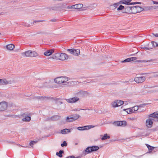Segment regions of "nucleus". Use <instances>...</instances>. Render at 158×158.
Returning a JSON list of instances; mask_svg holds the SVG:
<instances>
[{
    "instance_id": "864d4df0",
    "label": "nucleus",
    "mask_w": 158,
    "mask_h": 158,
    "mask_svg": "<svg viewBox=\"0 0 158 158\" xmlns=\"http://www.w3.org/2000/svg\"><path fill=\"white\" fill-rule=\"evenodd\" d=\"M131 108L132 109V113H134L135 111H134V109H133V107H132V108Z\"/></svg>"
},
{
    "instance_id": "8fccbe9b",
    "label": "nucleus",
    "mask_w": 158,
    "mask_h": 158,
    "mask_svg": "<svg viewBox=\"0 0 158 158\" xmlns=\"http://www.w3.org/2000/svg\"><path fill=\"white\" fill-rule=\"evenodd\" d=\"M56 21V19H54L50 20V21L52 22H55Z\"/></svg>"
},
{
    "instance_id": "0eeeda50",
    "label": "nucleus",
    "mask_w": 158,
    "mask_h": 158,
    "mask_svg": "<svg viewBox=\"0 0 158 158\" xmlns=\"http://www.w3.org/2000/svg\"><path fill=\"white\" fill-rule=\"evenodd\" d=\"M65 100L68 103H74L77 102L79 100V98L77 97H74L69 98L65 99Z\"/></svg>"
},
{
    "instance_id": "6ab92c4d",
    "label": "nucleus",
    "mask_w": 158,
    "mask_h": 158,
    "mask_svg": "<svg viewBox=\"0 0 158 158\" xmlns=\"http://www.w3.org/2000/svg\"><path fill=\"white\" fill-rule=\"evenodd\" d=\"M148 116L149 117L158 118V112H156L152 114H150Z\"/></svg>"
},
{
    "instance_id": "393cba45",
    "label": "nucleus",
    "mask_w": 158,
    "mask_h": 158,
    "mask_svg": "<svg viewBox=\"0 0 158 158\" xmlns=\"http://www.w3.org/2000/svg\"><path fill=\"white\" fill-rule=\"evenodd\" d=\"M124 111H126L128 114L132 113V109L131 108L124 109L123 110Z\"/></svg>"
},
{
    "instance_id": "39448f33",
    "label": "nucleus",
    "mask_w": 158,
    "mask_h": 158,
    "mask_svg": "<svg viewBox=\"0 0 158 158\" xmlns=\"http://www.w3.org/2000/svg\"><path fill=\"white\" fill-rule=\"evenodd\" d=\"M123 104V101L117 100L112 102L111 104L113 108H115L120 106Z\"/></svg>"
},
{
    "instance_id": "09e8293b",
    "label": "nucleus",
    "mask_w": 158,
    "mask_h": 158,
    "mask_svg": "<svg viewBox=\"0 0 158 158\" xmlns=\"http://www.w3.org/2000/svg\"><path fill=\"white\" fill-rule=\"evenodd\" d=\"M153 35L156 37H158V33H152Z\"/></svg>"
},
{
    "instance_id": "3c124183",
    "label": "nucleus",
    "mask_w": 158,
    "mask_h": 158,
    "mask_svg": "<svg viewBox=\"0 0 158 158\" xmlns=\"http://www.w3.org/2000/svg\"><path fill=\"white\" fill-rule=\"evenodd\" d=\"M43 20H38V21H34L33 23H36V22H40L43 21Z\"/></svg>"
},
{
    "instance_id": "49530a36",
    "label": "nucleus",
    "mask_w": 158,
    "mask_h": 158,
    "mask_svg": "<svg viewBox=\"0 0 158 158\" xmlns=\"http://www.w3.org/2000/svg\"><path fill=\"white\" fill-rule=\"evenodd\" d=\"M145 105L144 104H141V105H140L138 106H139V108H141V107H143V106H145Z\"/></svg>"
},
{
    "instance_id": "9d476101",
    "label": "nucleus",
    "mask_w": 158,
    "mask_h": 158,
    "mask_svg": "<svg viewBox=\"0 0 158 158\" xmlns=\"http://www.w3.org/2000/svg\"><path fill=\"white\" fill-rule=\"evenodd\" d=\"M7 103L5 102H0V111H4L7 109Z\"/></svg>"
},
{
    "instance_id": "c03bdc74",
    "label": "nucleus",
    "mask_w": 158,
    "mask_h": 158,
    "mask_svg": "<svg viewBox=\"0 0 158 158\" xmlns=\"http://www.w3.org/2000/svg\"><path fill=\"white\" fill-rule=\"evenodd\" d=\"M54 52V50L53 49L50 50V56L52 54V53Z\"/></svg>"
},
{
    "instance_id": "37998d69",
    "label": "nucleus",
    "mask_w": 158,
    "mask_h": 158,
    "mask_svg": "<svg viewBox=\"0 0 158 158\" xmlns=\"http://www.w3.org/2000/svg\"><path fill=\"white\" fill-rule=\"evenodd\" d=\"M119 5V3H116L114 4L113 6H114V7H115V8H116L117 7V6H118Z\"/></svg>"
},
{
    "instance_id": "6e6552de",
    "label": "nucleus",
    "mask_w": 158,
    "mask_h": 158,
    "mask_svg": "<svg viewBox=\"0 0 158 158\" xmlns=\"http://www.w3.org/2000/svg\"><path fill=\"white\" fill-rule=\"evenodd\" d=\"M79 117V116L77 114H75L70 117H67L66 118V121L67 122H72L77 119Z\"/></svg>"
},
{
    "instance_id": "473e14b6",
    "label": "nucleus",
    "mask_w": 158,
    "mask_h": 158,
    "mask_svg": "<svg viewBox=\"0 0 158 158\" xmlns=\"http://www.w3.org/2000/svg\"><path fill=\"white\" fill-rule=\"evenodd\" d=\"M133 109L134 110V111H135L138 110V112H141V111L139 110V106H136L133 107Z\"/></svg>"
},
{
    "instance_id": "9b49d317",
    "label": "nucleus",
    "mask_w": 158,
    "mask_h": 158,
    "mask_svg": "<svg viewBox=\"0 0 158 158\" xmlns=\"http://www.w3.org/2000/svg\"><path fill=\"white\" fill-rule=\"evenodd\" d=\"M145 80V78L144 77H137L134 79V81L137 83H142Z\"/></svg>"
},
{
    "instance_id": "4d7b16f0",
    "label": "nucleus",
    "mask_w": 158,
    "mask_h": 158,
    "mask_svg": "<svg viewBox=\"0 0 158 158\" xmlns=\"http://www.w3.org/2000/svg\"><path fill=\"white\" fill-rule=\"evenodd\" d=\"M77 143H75V145H77Z\"/></svg>"
},
{
    "instance_id": "f3484780",
    "label": "nucleus",
    "mask_w": 158,
    "mask_h": 158,
    "mask_svg": "<svg viewBox=\"0 0 158 158\" xmlns=\"http://www.w3.org/2000/svg\"><path fill=\"white\" fill-rule=\"evenodd\" d=\"M146 124L147 127L151 128L152 127L153 122L151 119L148 118L147 120Z\"/></svg>"
},
{
    "instance_id": "2eb2a0df",
    "label": "nucleus",
    "mask_w": 158,
    "mask_h": 158,
    "mask_svg": "<svg viewBox=\"0 0 158 158\" xmlns=\"http://www.w3.org/2000/svg\"><path fill=\"white\" fill-rule=\"evenodd\" d=\"M73 130L72 128L71 129H65L61 130L60 133L62 134H65L70 133L71 131Z\"/></svg>"
},
{
    "instance_id": "aec40b11",
    "label": "nucleus",
    "mask_w": 158,
    "mask_h": 158,
    "mask_svg": "<svg viewBox=\"0 0 158 158\" xmlns=\"http://www.w3.org/2000/svg\"><path fill=\"white\" fill-rule=\"evenodd\" d=\"M6 48L8 50H12L15 48V46L12 44H9L6 45Z\"/></svg>"
},
{
    "instance_id": "603ef678",
    "label": "nucleus",
    "mask_w": 158,
    "mask_h": 158,
    "mask_svg": "<svg viewBox=\"0 0 158 158\" xmlns=\"http://www.w3.org/2000/svg\"><path fill=\"white\" fill-rule=\"evenodd\" d=\"M56 10L57 9L56 8H53L52 7L51 8H50V10Z\"/></svg>"
},
{
    "instance_id": "72a5a7b5",
    "label": "nucleus",
    "mask_w": 158,
    "mask_h": 158,
    "mask_svg": "<svg viewBox=\"0 0 158 158\" xmlns=\"http://www.w3.org/2000/svg\"><path fill=\"white\" fill-rule=\"evenodd\" d=\"M76 6L75 5H72V6H67V8L68 9H75Z\"/></svg>"
},
{
    "instance_id": "de8ad7c7",
    "label": "nucleus",
    "mask_w": 158,
    "mask_h": 158,
    "mask_svg": "<svg viewBox=\"0 0 158 158\" xmlns=\"http://www.w3.org/2000/svg\"><path fill=\"white\" fill-rule=\"evenodd\" d=\"M152 2H153L154 4H158V2L152 1Z\"/></svg>"
},
{
    "instance_id": "bb28decb",
    "label": "nucleus",
    "mask_w": 158,
    "mask_h": 158,
    "mask_svg": "<svg viewBox=\"0 0 158 158\" xmlns=\"http://www.w3.org/2000/svg\"><path fill=\"white\" fill-rule=\"evenodd\" d=\"M136 12L139 13L143 11V9L140 6H136Z\"/></svg>"
},
{
    "instance_id": "a878e982",
    "label": "nucleus",
    "mask_w": 158,
    "mask_h": 158,
    "mask_svg": "<svg viewBox=\"0 0 158 158\" xmlns=\"http://www.w3.org/2000/svg\"><path fill=\"white\" fill-rule=\"evenodd\" d=\"M50 103L52 102L53 103H56V102L58 100L57 99L54 98L52 97H50Z\"/></svg>"
},
{
    "instance_id": "4c0bfd02",
    "label": "nucleus",
    "mask_w": 158,
    "mask_h": 158,
    "mask_svg": "<svg viewBox=\"0 0 158 158\" xmlns=\"http://www.w3.org/2000/svg\"><path fill=\"white\" fill-rule=\"evenodd\" d=\"M124 8V6L122 5H120L119 7H118L117 10H120L123 9Z\"/></svg>"
},
{
    "instance_id": "5fc2aeb1",
    "label": "nucleus",
    "mask_w": 158,
    "mask_h": 158,
    "mask_svg": "<svg viewBox=\"0 0 158 158\" xmlns=\"http://www.w3.org/2000/svg\"><path fill=\"white\" fill-rule=\"evenodd\" d=\"M143 49H145L146 50H149V48H143Z\"/></svg>"
},
{
    "instance_id": "a211bd4d",
    "label": "nucleus",
    "mask_w": 158,
    "mask_h": 158,
    "mask_svg": "<svg viewBox=\"0 0 158 158\" xmlns=\"http://www.w3.org/2000/svg\"><path fill=\"white\" fill-rule=\"evenodd\" d=\"M61 116L59 115H54L50 118V121H57L59 120Z\"/></svg>"
},
{
    "instance_id": "f704fd0d",
    "label": "nucleus",
    "mask_w": 158,
    "mask_h": 158,
    "mask_svg": "<svg viewBox=\"0 0 158 158\" xmlns=\"http://www.w3.org/2000/svg\"><path fill=\"white\" fill-rule=\"evenodd\" d=\"M67 145V143L65 141H64L63 143L61 144V146L62 147L64 146H66Z\"/></svg>"
},
{
    "instance_id": "4468645a",
    "label": "nucleus",
    "mask_w": 158,
    "mask_h": 158,
    "mask_svg": "<svg viewBox=\"0 0 158 158\" xmlns=\"http://www.w3.org/2000/svg\"><path fill=\"white\" fill-rule=\"evenodd\" d=\"M94 127L92 126H86L83 127H79L77 128V129L79 131H83L88 130Z\"/></svg>"
},
{
    "instance_id": "f8f14e48",
    "label": "nucleus",
    "mask_w": 158,
    "mask_h": 158,
    "mask_svg": "<svg viewBox=\"0 0 158 158\" xmlns=\"http://www.w3.org/2000/svg\"><path fill=\"white\" fill-rule=\"evenodd\" d=\"M115 125L117 126H125L127 124V122L126 121H119L115 122Z\"/></svg>"
},
{
    "instance_id": "4be33fe9",
    "label": "nucleus",
    "mask_w": 158,
    "mask_h": 158,
    "mask_svg": "<svg viewBox=\"0 0 158 158\" xmlns=\"http://www.w3.org/2000/svg\"><path fill=\"white\" fill-rule=\"evenodd\" d=\"M23 121L25 122H29L31 120V116H25L23 119Z\"/></svg>"
},
{
    "instance_id": "5701e85b",
    "label": "nucleus",
    "mask_w": 158,
    "mask_h": 158,
    "mask_svg": "<svg viewBox=\"0 0 158 158\" xmlns=\"http://www.w3.org/2000/svg\"><path fill=\"white\" fill-rule=\"evenodd\" d=\"M110 138V136L108 135L107 134H105L102 137L101 139L102 140H104L107 139H108Z\"/></svg>"
},
{
    "instance_id": "dca6fc26",
    "label": "nucleus",
    "mask_w": 158,
    "mask_h": 158,
    "mask_svg": "<svg viewBox=\"0 0 158 158\" xmlns=\"http://www.w3.org/2000/svg\"><path fill=\"white\" fill-rule=\"evenodd\" d=\"M136 6H128L127 7L128 10H131L132 13H135L136 12Z\"/></svg>"
},
{
    "instance_id": "2f4dec72",
    "label": "nucleus",
    "mask_w": 158,
    "mask_h": 158,
    "mask_svg": "<svg viewBox=\"0 0 158 158\" xmlns=\"http://www.w3.org/2000/svg\"><path fill=\"white\" fill-rule=\"evenodd\" d=\"M37 141H32L30 142L29 144L30 146L32 148H33V145L37 143Z\"/></svg>"
},
{
    "instance_id": "ea45409f",
    "label": "nucleus",
    "mask_w": 158,
    "mask_h": 158,
    "mask_svg": "<svg viewBox=\"0 0 158 158\" xmlns=\"http://www.w3.org/2000/svg\"><path fill=\"white\" fill-rule=\"evenodd\" d=\"M130 58L131 59L130 60L131 61L133 60H135L137 59V58L136 57H132Z\"/></svg>"
},
{
    "instance_id": "e433bc0d",
    "label": "nucleus",
    "mask_w": 158,
    "mask_h": 158,
    "mask_svg": "<svg viewBox=\"0 0 158 158\" xmlns=\"http://www.w3.org/2000/svg\"><path fill=\"white\" fill-rule=\"evenodd\" d=\"M44 55L46 56H49V50L47 51L44 53Z\"/></svg>"
},
{
    "instance_id": "a19ab883",
    "label": "nucleus",
    "mask_w": 158,
    "mask_h": 158,
    "mask_svg": "<svg viewBox=\"0 0 158 158\" xmlns=\"http://www.w3.org/2000/svg\"><path fill=\"white\" fill-rule=\"evenodd\" d=\"M80 110H85L84 109H79V108H77V109H74L73 110L74 111H80Z\"/></svg>"
},
{
    "instance_id": "13d9d810",
    "label": "nucleus",
    "mask_w": 158,
    "mask_h": 158,
    "mask_svg": "<svg viewBox=\"0 0 158 158\" xmlns=\"http://www.w3.org/2000/svg\"><path fill=\"white\" fill-rule=\"evenodd\" d=\"M148 61H147L146 62H148Z\"/></svg>"
},
{
    "instance_id": "c756f323",
    "label": "nucleus",
    "mask_w": 158,
    "mask_h": 158,
    "mask_svg": "<svg viewBox=\"0 0 158 158\" xmlns=\"http://www.w3.org/2000/svg\"><path fill=\"white\" fill-rule=\"evenodd\" d=\"M151 44L154 47H158V43H157L156 42L152 41L151 42Z\"/></svg>"
},
{
    "instance_id": "1a4fd4ad",
    "label": "nucleus",
    "mask_w": 158,
    "mask_h": 158,
    "mask_svg": "<svg viewBox=\"0 0 158 158\" xmlns=\"http://www.w3.org/2000/svg\"><path fill=\"white\" fill-rule=\"evenodd\" d=\"M58 60H64L68 59V55L65 53H58Z\"/></svg>"
},
{
    "instance_id": "412c9836",
    "label": "nucleus",
    "mask_w": 158,
    "mask_h": 158,
    "mask_svg": "<svg viewBox=\"0 0 158 158\" xmlns=\"http://www.w3.org/2000/svg\"><path fill=\"white\" fill-rule=\"evenodd\" d=\"M58 53H56L54 54H52L50 56V59L58 60Z\"/></svg>"
},
{
    "instance_id": "79ce46f5",
    "label": "nucleus",
    "mask_w": 158,
    "mask_h": 158,
    "mask_svg": "<svg viewBox=\"0 0 158 158\" xmlns=\"http://www.w3.org/2000/svg\"><path fill=\"white\" fill-rule=\"evenodd\" d=\"M81 158V157H79V156H78V157H74V156H68L67 158Z\"/></svg>"
},
{
    "instance_id": "b1692460",
    "label": "nucleus",
    "mask_w": 158,
    "mask_h": 158,
    "mask_svg": "<svg viewBox=\"0 0 158 158\" xmlns=\"http://www.w3.org/2000/svg\"><path fill=\"white\" fill-rule=\"evenodd\" d=\"M64 153V151L60 150L59 152H56V155L59 157H62V154Z\"/></svg>"
},
{
    "instance_id": "c9c22d12",
    "label": "nucleus",
    "mask_w": 158,
    "mask_h": 158,
    "mask_svg": "<svg viewBox=\"0 0 158 158\" xmlns=\"http://www.w3.org/2000/svg\"><path fill=\"white\" fill-rule=\"evenodd\" d=\"M131 59L130 58H128L125 59L123 61H122V62H127L131 61L130 60Z\"/></svg>"
},
{
    "instance_id": "cd10ccee",
    "label": "nucleus",
    "mask_w": 158,
    "mask_h": 158,
    "mask_svg": "<svg viewBox=\"0 0 158 158\" xmlns=\"http://www.w3.org/2000/svg\"><path fill=\"white\" fill-rule=\"evenodd\" d=\"M146 145H147V147L148 148L149 151V152H151L154 149V147L151 146L147 144H146Z\"/></svg>"
},
{
    "instance_id": "423d86ee",
    "label": "nucleus",
    "mask_w": 158,
    "mask_h": 158,
    "mask_svg": "<svg viewBox=\"0 0 158 158\" xmlns=\"http://www.w3.org/2000/svg\"><path fill=\"white\" fill-rule=\"evenodd\" d=\"M67 51L69 53L75 56H78L80 54V50L78 49H69L67 50Z\"/></svg>"
},
{
    "instance_id": "7c9ffc66",
    "label": "nucleus",
    "mask_w": 158,
    "mask_h": 158,
    "mask_svg": "<svg viewBox=\"0 0 158 158\" xmlns=\"http://www.w3.org/2000/svg\"><path fill=\"white\" fill-rule=\"evenodd\" d=\"M84 92L83 91H80L76 93L75 94L78 95H84Z\"/></svg>"
},
{
    "instance_id": "20e7f679",
    "label": "nucleus",
    "mask_w": 158,
    "mask_h": 158,
    "mask_svg": "<svg viewBox=\"0 0 158 158\" xmlns=\"http://www.w3.org/2000/svg\"><path fill=\"white\" fill-rule=\"evenodd\" d=\"M99 149V147L97 146H89L86 148L85 152L87 153L86 154H89L91 152L96 151L98 150Z\"/></svg>"
},
{
    "instance_id": "f03ea898",
    "label": "nucleus",
    "mask_w": 158,
    "mask_h": 158,
    "mask_svg": "<svg viewBox=\"0 0 158 158\" xmlns=\"http://www.w3.org/2000/svg\"><path fill=\"white\" fill-rule=\"evenodd\" d=\"M15 81L13 78L6 79V78L0 79V85H4L11 84L15 82Z\"/></svg>"
},
{
    "instance_id": "f257e3e1",
    "label": "nucleus",
    "mask_w": 158,
    "mask_h": 158,
    "mask_svg": "<svg viewBox=\"0 0 158 158\" xmlns=\"http://www.w3.org/2000/svg\"><path fill=\"white\" fill-rule=\"evenodd\" d=\"M69 78L65 76H61L55 78L54 81L55 83L59 84H62L66 86H69L73 83L72 81H69Z\"/></svg>"
},
{
    "instance_id": "58836bf2",
    "label": "nucleus",
    "mask_w": 158,
    "mask_h": 158,
    "mask_svg": "<svg viewBox=\"0 0 158 158\" xmlns=\"http://www.w3.org/2000/svg\"><path fill=\"white\" fill-rule=\"evenodd\" d=\"M38 98L40 99H48V97H43L42 96H39L38 97Z\"/></svg>"
},
{
    "instance_id": "bf43d9fd",
    "label": "nucleus",
    "mask_w": 158,
    "mask_h": 158,
    "mask_svg": "<svg viewBox=\"0 0 158 158\" xmlns=\"http://www.w3.org/2000/svg\"><path fill=\"white\" fill-rule=\"evenodd\" d=\"M1 34V33H0V34Z\"/></svg>"
},
{
    "instance_id": "7ed1b4c3",
    "label": "nucleus",
    "mask_w": 158,
    "mask_h": 158,
    "mask_svg": "<svg viewBox=\"0 0 158 158\" xmlns=\"http://www.w3.org/2000/svg\"><path fill=\"white\" fill-rule=\"evenodd\" d=\"M24 56L27 57H34L38 55L37 53L34 51L28 50L23 53Z\"/></svg>"
},
{
    "instance_id": "6e6d98bb",
    "label": "nucleus",
    "mask_w": 158,
    "mask_h": 158,
    "mask_svg": "<svg viewBox=\"0 0 158 158\" xmlns=\"http://www.w3.org/2000/svg\"><path fill=\"white\" fill-rule=\"evenodd\" d=\"M60 103L61 104H62V102H60Z\"/></svg>"
},
{
    "instance_id": "a18cd8bd",
    "label": "nucleus",
    "mask_w": 158,
    "mask_h": 158,
    "mask_svg": "<svg viewBox=\"0 0 158 158\" xmlns=\"http://www.w3.org/2000/svg\"><path fill=\"white\" fill-rule=\"evenodd\" d=\"M153 76L155 77H158V72L154 73L153 75Z\"/></svg>"
},
{
    "instance_id": "ddd939ff",
    "label": "nucleus",
    "mask_w": 158,
    "mask_h": 158,
    "mask_svg": "<svg viewBox=\"0 0 158 158\" xmlns=\"http://www.w3.org/2000/svg\"><path fill=\"white\" fill-rule=\"evenodd\" d=\"M131 0H123L121 1V3L122 4H125L127 5L135 4L136 3H140V2H130Z\"/></svg>"
},
{
    "instance_id": "c85d7f7f",
    "label": "nucleus",
    "mask_w": 158,
    "mask_h": 158,
    "mask_svg": "<svg viewBox=\"0 0 158 158\" xmlns=\"http://www.w3.org/2000/svg\"><path fill=\"white\" fill-rule=\"evenodd\" d=\"M76 6L75 9H80L82 8L83 6V5L82 4H78L75 5Z\"/></svg>"
}]
</instances>
